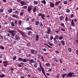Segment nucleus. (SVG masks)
Masks as SVG:
<instances>
[{
  "instance_id": "6",
  "label": "nucleus",
  "mask_w": 78,
  "mask_h": 78,
  "mask_svg": "<svg viewBox=\"0 0 78 78\" xmlns=\"http://www.w3.org/2000/svg\"><path fill=\"white\" fill-rule=\"evenodd\" d=\"M20 3L21 5V6H24V5H27V4L25 1H21Z\"/></svg>"
},
{
  "instance_id": "17",
  "label": "nucleus",
  "mask_w": 78,
  "mask_h": 78,
  "mask_svg": "<svg viewBox=\"0 0 78 78\" xmlns=\"http://www.w3.org/2000/svg\"><path fill=\"white\" fill-rule=\"evenodd\" d=\"M48 30V31L47 32V33L48 34H50V32L51 31V29H50V28H49L47 29Z\"/></svg>"
},
{
  "instance_id": "14",
  "label": "nucleus",
  "mask_w": 78,
  "mask_h": 78,
  "mask_svg": "<svg viewBox=\"0 0 78 78\" xmlns=\"http://www.w3.org/2000/svg\"><path fill=\"white\" fill-rule=\"evenodd\" d=\"M37 6H35L34 8H33V12H35L37 10V9H36Z\"/></svg>"
},
{
  "instance_id": "48",
  "label": "nucleus",
  "mask_w": 78,
  "mask_h": 78,
  "mask_svg": "<svg viewBox=\"0 0 78 78\" xmlns=\"http://www.w3.org/2000/svg\"><path fill=\"white\" fill-rule=\"evenodd\" d=\"M11 26L12 27H15V25H14V23H11Z\"/></svg>"
},
{
  "instance_id": "12",
  "label": "nucleus",
  "mask_w": 78,
  "mask_h": 78,
  "mask_svg": "<svg viewBox=\"0 0 78 78\" xmlns=\"http://www.w3.org/2000/svg\"><path fill=\"white\" fill-rule=\"evenodd\" d=\"M29 62H30V63H36V62L34 61L33 59H31L30 60Z\"/></svg>"
},
{
  "instance_id": "39",
  "label": "nucleus",
  "mask_w": 78,
  "mask_h": 78,
  "mask_svg": "<svg viewBox=\"0 0 78 78\" xmlns=\"http://www.w3.org/2000/svg\"><path fill=\"white\" fill-rule=\"evenodd\" d=\"M37 70H38L39 72H41L42 71V69H41V68H38L37 69Z\"/></svg>"
},
{
  "instance_id": "31",
  "label": "nucleus",
  "mask_w": 78,
  "mask_h": 78,
  "mask_svg": "<svg viewBox=\"0 0 78 78\" xmlns=\"http://www.w3.org/2000/svg\"><path fill=\"white\" fill-rule=\"evenodd\" d=\"M45 65L47 67H49L50 66V63H46Z\"/></svg>"
},
{
  "instance_id": "64",
  "label": "nucleus",
  "mask_w": 78,
  "mask_h": 78,
  "mask_svg": "<svg viewBox=\"0 0 78 78\" xmlns=\"http://www.w3.org/2000/svg\"><path fill=\"white\" fill-rule=\"evenodd\" d=\"M76 53L77 55H78V50H76Z\"/></svg>"
},
{
  "instance_id": "43",
  "label": "nucleus",
  "mask_w": 78,
  "mask_h": 78,
  "mask_svg": "<svg viewBox=\"0 0 78 78\" xmlns=\"http://www.w3.org/2000/svg\"><path fill=\"white\" fill-rule=\"evenodd\" d=\"M65 21H66V22H67V21H68V17H67V16H66L65 19Z\"/></svg>"
},
{
  "instance_id": "2",
  "label": "nucleus",
  "mask_w": 78,
  "mask_h": 78,
  "mask_svg": "<svg viewBox=\"0 0 78 78\" xmlns=\"http://www.w3.org/2000/svg\"><path fill=\"white\" fill-rule=\"evenodd\" d=\"M17 31L23 36V37H25V34H24V32L22 31H21L20 29H17Z\"/></svg>"
},
{
  "instance_id": "5",
  "label": "nucleus",
  "mask_w": 78,
  "mask_h": 78,
  "mask_svg": "<svg viewBox=\"0 0 78 78\" xmlns=\"http://www.w3.org/2000/svg\"><path fill=\"white\" fill-rule=\"evenodd\" d=\"M72 75H74V73L70 72L67 75V76L68 75L69 77H72Z\"/></svg>"
},
{
  "instance_id": "63",
  "label": "nucleus",
  "mask_w": 78,
  "mask_h": 78,
  "mask_svg": "<svg viewBox=\"0 0 78 78\" xmlns=\"http://www.w3.org/2000/svg\"><path fill=\"white\" fill-rule=\"evenodd\" d=\"M63 3L64 4H67V2L66 1H64Z\"/></svg>"
},
{
  "instance_id": "34",
  "label": "nucleus",
  "mask_w": 78,
  "mask_h": 78,
  "mask_svg": "<svg viewBox=\"0 0 78 78\" xmlns=\"http://www.w3.org/2000/svg\"><path fill=\"white\" fill-rule=\"evenodd\" d=\"M55 38L56 39L58 40L59 39V36L58 35H56L55 36Z\"/></svg>"
},
{
  "instance_id": "62",
  "label": "nucleus",
  "mask_w": 78,
  "mask_h": 78,
  "mask_svg": "<svg viewBox=\"0 0 78 78\" xmlns=\"http://www.w3.org/2000/svg\"><path fill=\"white\" fill-rule=\"evenodd\" d=\"M55 53L57 54H58V53H59V51H58L56 50L55 51Z\"/></svg>"
},
{
  "instance_id": "41",
  "label": "nucleus",
  "mask_w": 78,
  "mask_h": 78,
  "mask_svg": "<svg viewBox=\"0 0 78 78\" xmlns=\"http://www.w3.org/2000/svg\"><path fill=\"white\" fill-rule=\"evenodd\" d=\"M64 16H60V19L61 20H63V19H64Z\"/></svg>"
},
{
  "instance_id": "29",
  "label": "nucleus",
  "mask_w": 78,
  "mask_h": 78,
  "mask_svg": "<svg viewBox=\"0 0 78 78\" xmlns=\"http://www.w3.org/2000/svg\"><path fill=\"white\" fill-rule=\"evenodd\" d=\"M0 48L3 50L5 49V48H4V47L2 45H0Z\"/></svg>"
},
{
  "instance_id": "22",
  "label": "nucleus",
  "mask_w": 78,
  "mask_h": 78,
  "mask_svg": "<svg viewBox=\"0 0 78 78\" xmlns=\"http://www.w3.org/2000/svg\"><path fill=\"white\" fill-rule=\"evenodd\" d=\"M27 61H28V60L23 58V62H27Z\"/></svg>"
},
{
  "instance_id": "9",
  "label": "nucleus",
  "mask_w": 78,
  "mask_h": 78,
  "mask_svg": "<svg viewBox=\"0 0 78 78\" xmlns=\"http://www.w3.org/2000/svg\"><path fill=\"white\" fill-rule=\"evenodd\" d=\"M50 7L52 8H54L55 7V4L54 3H52L51 2H50Z\"/></svg>"
},
{
  "instance_id": "37",
  "label": "nucleus",
  "mask_w": 78,
  "mask_h": 78,
  "mask_svg": "<svg viewBox=\"0 0 78 78\" xmlns=\"http://www.w3.org/2000/svg\"><path fill=\"white\" fill-rule=\"evenodd\" d=\"M22 21L21 20H20L18 22V23L20 25H21Z\"/></svg>"
},
{
  "instance_id": "26",
  "label": "nucleus",
  "mask_w": 78,
  "mask_h": 78,
  "mask_svg": "<svg viewBox=\"0 0 78 78\" xmlns=\"http://www.w3.org/2000/svg\"><path fill=\"white\" fill-rule=\"evenodd\" d=\"M60 25L61 26H62L64 28H66L65 27V26L64 25V24L63 23H62Z\"/></svg>"
},
{
  "instance_id": "21",
  "label": "nucleus",
  "mask_w": 78,
  "mask_h": 78,
  "mask_svg": "<svg viewBox=\"0 0 78 78\" xmlns=\"http://www.w3.org/2000/svg\"><path fill=\"white\" fill-rule=\"evenodd\" d=\"M60 3H61V1H58L57 2H55V6H57V5H58V4Z\"/></svg>"
},
{
  "instance_id": "51",
  "label": "nucleus",
  "mask_w": 78,
  "mask_h": 78,
  "mask_svg": "<svg viewBox=\"0 0 78 78\" xmlns=\"http://www.w3.org/2000/svg\"><path fill=\"white\" fill-rule=\"evenodd\" d=\"M4 11V10H3V9H0V12H3Z\"/></svg>"
},
{
  "instance_id": "53",
  "label": "nucleus",
  "mask_w": 78,
  "mask_h": 78,
  "mask_svg": "<svg viewBox=\"0 0 78 78\" xmlns=\"http://www.w3.org/2000/svg\"><path fill=\"white\" fill-rule=\"evenodd\" d=\"M16 58H17L16 56L14 57L13 58V60H16Z\"/></svg>"
},
{
  "instance_id": "11",
  "label": "nucleus",
  "mask_w": 78,
  "mask_h": 78,
  "mask_svg": "<svg viewBox=\"0 0 78 78\" xmlns=\"http://www.w3.org/2000/svg\"><path fill=\"white\" fill-rule=\"evenodd\" d=\"M3 64H4V66L5 67H7V65H8V64L7 63V61H4L3 62Z\"/></svg>"
},
{
  "instance_id": "25",
  "label": "nucleus",
  "mask_w": 78,
  "mask_h": 78,
  "mask_svg": "<svg viewBox=\"0 0 78 78\" xmlns=\"http://www.w3.org/2000/svg\"><path fill=\"white\" fill-rule=\"evenodd\" d=\"M28 34L29 36H30V34H32V31H29L28 33Z\"/></svg>"
},
{
  "instance_id": "35",
  "label": "nucleus",
  "mask_w": 78,
  "mask_h": 78,
  "mask_svg": "<svg viewBox=\"0 0 78 78\" xmlns=\"http://www.w3.org/2000/svg\"><path fill=\"white\" fill-rule=\"evenodd\" d=\"M12 36H14L15 35H16V33H14V32H12L11 34Z\"/></svg>"
},
{
  "instance_id": "55",
  "label": "nucleus",
  "mask_w": 78,
  "mask_h": 78,
  "mask_svg": "<svg viewBox=\"0 0 78 78\" xmlns=\"http://www.w3.org/2000/svg\"><path fill=\"white\" fill-rule=\"evenodd\" d=\"M17 66L18 67H22V65H20L19 64H18Z\"/></svg>"
},
{
  "instance_id": "38",
  "label": "nucleus",
  "mask_w": 78,
  "mask_h": 78,
  "mask_svg": "<svg viewBox=\"0 0 78 78\" xmlns=\"http://www.w3.org/2000/svg\"><path fill=\"white\" fill-rule=\"evenodd\" d=\"M54 60L56 62H58V60L56 58H54Z\"/></svg>"
},
{
  "instance_id": "16",
  "label": "nucleus",
  "mask_w": 78,
  "mask_h": 78,
  "mask_svg": "<svg viewBox=\"0 0 78 78\" xmlns=\"http://www.w3.org/2000/svg\"><path fill=\"white\" fill-rule=\"evenodd\" d=\"M12 11V9L10 8L9 10H8V12L9 13H11Z\"/></svg>"
},
{
  "instance_id": "30",
  "label": "nucleus",
  "mask_w": 78,
  "mask_h": 78,
  "mask_svg": "<svg viewBox=\"0 0 78 78\" xmlns=\"http://www.w3.org/2000/svg\"><path fill=\"white\" fill-rule=\"evenodd\" d=\"M5 75L2 74L1 75H0V77H1L2 78H4L5 77Z\"/></svg>"
},
{
  "instance_id": "27",
  "label": "nucleus",
  "mask_w": 78,
  "mask_h": 78,
  "mask_svg": "<svg viewBox=\"0 0 78 78\" xmlns=\"http://www.w3.org/2000/svg\"><path fill=\"white\" fill-rule=\"evenodd\" d=\"M27 30H32V28L31 27H27L26 29Z\"/></svg>"
},
{
  "instance_id": "36",
  "label": "nucleus",
  "mask_w": 78,
  "mask_h": 78,
  "mask_svg": "<svg viewBox=\"0 0 78 78\" xmlns=\"http://www.w3.org/2000/svg\"><path fill=\"white\" fill-rule=\"evenodd\" d=\"M34 5H37L38 4V2L36 1H34Z\"/></svg>"
},
{
  "instance_id": "24",
  "label": "nucleus",
  "mask_w": 78,
  "mask_h": 78,
  "mask_svg": "<svg viewBox=\"0 0 78 78\" xmlns=\"http://www.w3.org/2000/svg\"><path fill=\"white\" fill-rule=\"evenodd\" d=\"M44 45H46V46H48V47L49 48H52V47H51L49 45L47 44H44Z\"/></svg>"
},
{
  "instance_id": "23",
  "label": "nucleus",
  "mask_w": 78,
  "mask_h": 78,
  "mask_svg": "<svg viewBox=\"0 0 78 78\" xmlns=\"http://www.w3.org/2000/svg\"><path fill=\"white\" fill-rule=\"evenodd\" d=\"M61 42L63 46L65 45V42L64 41H63V40H62L61 41Z\"/></svg>"
},
{
  "instance_id": "56",
  "label": "nucleus",
  "mask_w": 78,
  "mask_h": 78,
  "mask_svg": "<svg viewBox=\"0 0 78 78\" xmlns=\"http://www.w3.org/2000/svg\"><path fill=\"white\" fill-rule=\"evenodd\" d=\"M42 72L44 74V76L46 75H45V70H44V71H42Z\"/></svg>"
},
{
  "instance_id": "59",
  "label": "nucleus",
  "mask_w": 78,
  "mask_h": 78,
  "mask_svg": "<svg viewBox=\"0 0 78 78\" xmlns=\"http://www.w3.org/2000/svg\"><path fill=\"white\" fill-rule=\"evenodd\" d=\"M20 16H22L23 15V12H21L20 13Z\"/></svg>"
},
{
  "instance_id": "28",
  "label": "nucleus",
  "mask_w": 78,
  "mask_h": 78,
  "mask_svg": "<svg viewBox=\"0 0 78 78\" xmlns=\"http://www.w3.org/2000/svg\"><path fill=\"white\" fill-rule=\"evenodd\" d=\"M41 2L42 3H43L44 5H45V4H46V1H45V0H42L41 1Z\"/></svg>"
},
{
  "instance_id": "50",
  "label": "nucleus",
  "mask_w": 78,
  "mask_h": 78,
  "mask_svg": "<svg viewBox=\"0 0 78 78\" xmlns=\"http://www.w3.org/2000/svg\"><path fill=\"white\" fill-rule=\"evenodd\" d=\"M53 39L54 40V41H55L54 42V43H55V42H57V41H56V39L55 37H54Z\"/></svg>"
},
{
  "instance_id": "20",
  "label": "nucleus",
  "mask_w": 78,
  "mask_h": 78,
  "mask_svg": "<svg viewBox=\"0 0 78 78\" xmlns=\"http://www.w3.org/2000/svg\"><path fill=\"white\" fill-rule=\"evenodd\" d=\"M63 38H64V36H60L59 37V40H62V39H63Z\"/></svg>"
},
{
  "instance_id": "10",
  "label": "nucleus",
  "mask_w": 78,
  "mask_h": 78,
  "mask_svg": "<svg viewBox=\"0 0 78 78\" xmlns=\"http://www.w3.org/2000/svg\"><path fill=\"white\" fill-rule=\"evenodd\" d=\"M71 26L72 27H75V23H74V21H73V19H72L71 21Z\"/></svg>"
},
{
  "instance_id": "15",
  "label": "nucleus",
  "mask_w": 78,
  "mask_h": 78,
  "mask_svg": "<svg viewBox=\"0 0 78 78\" xmlns=\"http://www.w3.org/2000/svg\"><path fill=\"white\" fill-rule=\"evenodd\" d=\"M40 68L41 69L42 71H44V70H44V68L42 67V66H41V63H40Z\"/></svg>"
},
{
  "instance_id": "8",
  "label": "nucleus",
  "mask_w": 78,
  "mask_h": 78,
  "mask_svg": "<svg viewBox=\"0 0 78 78\" xmlns=\"http://www.w3.org/2000/svg\"><path fill=\"white\" fill-rule=\"evenodd\" d=\"M31 52L33 55H37V51H35L34 50H31Z\"/></svg>"
},
{
  "instance_id": "61",
  "label": "nucleus",
  "mask_w": 78,
  "mask_h": 78,
  "mask_svg": "<svg viewBox=\"0 0 78 78\" xmlns=\"http://www.w3.org/2000/svg\"><path fill=\"white\" fill-rule=\"evenodd\" d=\"M15 23L16 24V25H17V21L16 20L15 21Z\"/></svg>"
},
{
  "instance_id": "7",
  "label": "nucleus",
  "mask_w": 78,
  "mask_h": 78,
  "mask_svg": "<svg viewBox=\"0 0 78 78\" xmlns=\"http://www.w3.org/2000/svg\"><path fill=\"white\" fill-rule=\"evenodd\" d=\"M33 8V6H29L28 7L27 11L29 12H31L32 9V8Z\"/></svg>"
},
{
  "instance_id": "49",
  "label": "nucleus",
  "mask_w": 78,
  "mask_h": 78,
  "mask_svg": "<svg viewBox=\"0 0 78 78\" xmlns=\"http://www.w3.org/2000/svg\"><path fill=\"white\" fill-rule=\"evenodd\" d=\"M27 47H30V45L31 44L30 43H27Z\"/></svg>"
},
{
  "instance_id": "4",
  "label": "nucleus",
  "mask_w": 78,
  "mask_h": 78,
  "mask_svg": "<svg viewBox=\"0 0 78 78\" xmlns=\"http://www.w3.org/2000/svg\"><path fill=\"white\" fill-rule=\"evenodd\" d=\"M20 37L19 35H16L15 36V39L16 41H20Z\"/></svg>"
},
{
  "instance_id": "60",
  "label": "nucleus",
  "mask_w": 78,
  "mask_h": 78,
  "mask_svg": "<svg viewBox=\"0 0 78 78\" xmlns=\"http://www.w3.org/2000/svg\"><path fill=\"white\" fill-rule=\"evenodd\" d=\"M67 69L66 68H65L63 69V70H64V71H67Z\"/></svg>"
},
{
  "instance_id": "52",
  "label": "nucleus",
  "mask_w": 78,
  "mask_h": 78,
  "mask_svg": "<svg viewBox=\"0 0 78 78\" xmlns=\"http://www.w3.org/2000/svg\"><path fill=\"white\" fill-rule=\"evenodd\" d=\"M54 38H53V37L52 36V35H51L50 38V40H52V39H53Z\"/></svg>"
},
{
  "instance_id": "1",
  "label": "nucleus",
  "mask_w": 78,
  "mask_h": 78,
  "mask_svg": "<svg viewBox=\"0 0 78 78\" xmlns=\"http://www.w3.org/2000/svg\"><path fill=\"white\" fill-rule=\"evenodd\" d=\"M14 12V14H17V15H13L12 16V17H14V18H17V17H18V15L19 14V11L16 10Z\"/></svg>"
},
{
  "instance_id": "54",
  "label": "nucleus",
  "mask_w": 78,
  "mask_h": 78,
  "mask_svg": "<svg viewBox=\"0 0 78 78\" xmlns=\"http://www.w3.org/2000/svg\"><path fill=\"white\" fill-rule=\"evenodd\" d=\"M49 36V35L46 34V37L47 39H48V37Z\"/></svg>"
},
{
  "instance_id": "44",
  "label": "nucleus",
  "mask_w": 78,
  "mask_h": 78,
  "mask_svg": "<svg viewBox=\"0 0 78 78\" xmlns=\"http://www.w3.org/2000/svg\"><path fill=\"white\" fill-rule=\"evenodd\" d=\"M23 9H27V6H24L22 7Z\"/></svg>"
},
{
  "instance_id": "33",
  "label": "nucleus",
  "mask_w": 78,
  "mask_h": 78,
  "mask_svg": "<svg viewBox=\"0 0 78 78\" xmlns=\"http://www.w3.org/2000/svg\"><path fill=\"white\" fill-rule=\"evenodd\" d=\"M18 60L19 61H23V58H18Z\"/></svg>"
},
{
  "instance_id": "45",
  "label": "nucleus",
  "mask_w": 78,
  "mask_h": 78,
  "mask_svg": "<svg viewBox=\"0 0 78 78\" xmlns=\"http://www.w3.org/2000/svg\"><path fill=\"white\" fill-rule=\"evenodd\" d=\"M48 44H49V45H51V46H52V45H53V44L50 43V42H49L48 43Z\"/></svg>"
},
{
  "instance_id": "47",
  "label": "nucleus",
  "mask_w": 78,
  "mask_h": 78,
  "mask_svg": "<svg viewBox=\"0 0 78 78\" xmlns=\"http://www.w3.org/2000/svg\"><path fill=\"white\" fill-rule=\"evenodd\" d=\"M66 74H64L62 75V77L63 78H64L65 76H66Z\"/></svg>"
},
{
  "instance_id": "58",
  "label": "nucleus",
  "mask_w": 78,
  "mask_h": 78,
  "mask_svg": "<svg viewBox=\"0 0 78 78\" xmlns=\"http://www.w3.org/2000/svg\"><path fill=\"white\" fill-rule=\"evenodd\" d=\"M10 70H11L10 72H13V70H14V69L13 68H11L10 69Z\"/></svg>"
},
{
  "instance_id": "42",
  "label": "nucleus",
  "mask_w": 78,
  "mask_h": 78,
  "mask_svg": "<svg viewBox=\"0 0 78 78\" xmlns=\"http://www.w3.org/2000/svg\"><path fill=\"white\" fill-rule=\"evenodd\" d=\"M70 9H67L66 10V12H70Z\"/></svg>"
},
{
  "instance_id": "46",
  "label": "nucleus",
  "mask_w": 78,
  "mask_h": 78,
  "mask_svg": "<svg viewBox=\"0 0 78 78\" xmlns=\"http://www.w3.org/2000/svg\"><path fill=\"white\" fill-rule=\"evenodd\" d=\"M68 50L69 52H72V49L71 48H68Z\"/></svg>"
},
{
  "instance_id": "57",
  "label": "nucleus",
  "mask_w": 78,
  "mask_h": 78,
  "mask_svg": "<svg viewBox=\"0 0 78 78\" xmlns=\"http://www.w3.org/2000/svg\"><path fill=\"white\" fill-rule=\"evenodd\" d=\"M24 70H27V71H28V68H27V67H25L24 68Z\"/></svg>"
},
{
  "instance_id": "13",
  "label": "nucleus",
  "mask_w": 78,
  "mask_h": 78,
  "mask_svg": "<svg viewBox=\"0 0 78 78\" xmlns=\"http://www.w3.org/2000/svg\"><path fill=\"white\" fill-rule=\"evenodd\" d=\"M36 38L35 41H39V35H36Z\"/></svg>"
},
{
  "instance_id": "32",
  "label": "nucleus",
  "mask_w": 78,
  "mask_h": 78,
  "mask_svg": "<svg viewBox=\"0 0 78 78\" xmlns=\"http://www.w3.org/2000/svg\"><path fill=\"white\" fill-rule=\"evenodd\" d=\"M36 25H38L39 24V22L38 21H36L35 22Z\"/></svg>"
},
{
  "instance_id": "3",
  "label": "nucleus",
  "mask_w": 78,
  "mask_h": 78,
  "mask_svg": "<svg viewBox=\"0 0 78 78\" xmlns=\"http://www.w3.org/2000/svg\"><path fill=\"white\" fill-rule=\"evenodd\" d=\"M38 16H41V18L43 20H45V14H42V13H39L37 15Z\"/></svg>"
},
{
  "instance_id": "19",
  "label": "nucleus",
  "mask_w": 78,
  "mask_h": 78,
  "mask_svg": "<svg viewBox=\"0 0 78 78\" xmlns=\"http://www.w3.org/2000/svg\"><path fill=\"white\" fill-rule=\"evenodd\" d=\"M8 32L9 33H11V34H12V32H15V33H16V31L12 30V31L8 30Z\"/></svg>"
},
{
  "instance_id": "18",
  "label": "nucleus",
  "mask_w": 78,
  "mask_h": 78,
  "mask_svg": "<svg viewBox=\"0 0 78 78\" xmlns=\"http://www.w3.org/2000/svg\"><path fill=\"white\" fill-rule=\"evenodd\" d=\"M34 65L35 68H37V63H34Z\"/></svg>"
},
{
  "instance_id": "40",
  "label": "nucleus",
  "mask_w": 78,
  "mask_h": 78,
  "mask_svg": "<svg viewBox=\"0 0 78 78\" xmlns=\"http://www.w3.org/2000/svg\"><path fill=\"white\" fill-rule=\"evenodd\" d=\"M40 24L39 26L40 27H43V25L42 24V23L41 22H40Z\"/></svg>"
}]
</instances>
